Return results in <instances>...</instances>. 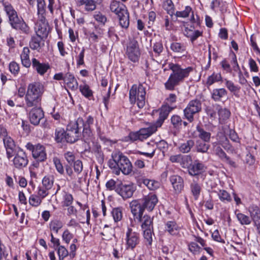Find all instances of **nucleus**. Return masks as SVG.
Instances as JSON below:
<instances>
[{
	"mask_svg": "<svg viewBox=\"0 0 260 260\" xmlns=\"http://www.w3.org/2000/svg\"><path fill=\"white\" fill-rule=\"evenodd\" d=\"M249 212L254 224L260 222V209L257 206H250L249 207Z\"/></svg>",
	"mask_w": 260,
	"mask_h": 260,
	"instance_id": "obj_31",
	"label": "nucleus"
},
{
	"mask_svg": "<svg viewBox=\"0 0 260 260\" xmlns=\"http://www.w3.org/2000/svg\"><path fill=\"white\" fill-rule=\"evenodd\" d=\"M140 222H141V228L142 230L153 229V218L150 216L145 215L142 216V219Z\"/></svg>",
	"mask_w": 260,
	"mask_h": 260,
	"instance_id": "obj_34",
	"label": "nucleus"
},
{
	"mask_svg": "<svg viewBox=\"0 0 260 260\" xmlns=\"http://www.w3.org/2000/svg\"><path fill=\"white\" fill-rule=\"evenodd\" d=\"M217 195L220 200L223 203H229L232 200L230 194L225 190L220 189Z\"/></svg>",
	"mask_w": 260,
	"mask_h": 260,
	"instance_id": "obj_43",
	"label": "nucleus"
},
{
	"mask_svg": "<svg viewBox=\"0 0 260 260\" xmlns=\"http://www.w3.org/2000/svg\"><path fill=\"white\" fill-rule=\"evenodd\" d=\"M168 67L172 72L165 83V87L167 90L170 91L174 90L175 87L183 82L184 80L187 78L189 74L193 71V68L191 67L183 69L180 64L172 62L168 64Z\"/></svg>",
	"mask_w": 260,
	"mask_h": 260,
	"instance_id": "obj_1",
	"label": "nucleus"
},
{
	"mask_svg": "<svg viewBox=\"0 0 260 260\" xmlns=\"http://www.w3.org/2000/svg\"><path fill=\"white\" fill-rule=\"evenodd\" d=\"M222 77L220 74H215L214 73L211 76L208 77L206 82V84L207 86H211L214 83L220 81Z\"/></svg>",
	"mask_w": 260,
	"mask_h": 260,
	"instance_id": "obj_47",
	"label": "nucleus"
},
{
	"mask_svg": "<svg viewBox=\"0 0 260 260\" xmlns=\"http://www.w3.org/2000/svg\"><path fill=\"white\" fill-rule=\"evenodd\" d=\"M175 193L179 194L183 190L184 183L183 179L177 175H172L169 178Z\"/></svg>",
	"mask_w": 260,
	"mask_h": 260,
	"instance_id": "obj_21",
	"label": "nucleus"
},
{
	"mask_svg": "<svg viewBox=\"0 0 260 260\" xmlns=\"http://www.w3.org/2000/svg\"><path fill=\"white\" fill-rule=\"evenodd\" d=\"M125 240L126 249L133 250L140 243V234L132 229L128 228L125 233Z\"/></svg>",
	"mask_w": 260,
	"mask_h": 260,
	"instance_id": "obj_12",
	"label": "nucleus"
},
{
	"mask_svg": "<svg viewBox=\"0 0 260 260\" xmlns=\"http://www.w3.org/2000/svg\"><path fill=\"white\" fill-rule=\"evenodd\" d=\"M59 257V260H63L69 255L68 250L63 246H60L56 249Z\"/></svg>",
	"mask_w": 260,
	"mask_h": 260,
	"instance_id": "obj_56",
	"label": "nucleus"
},
{
	"mask_svg": "<svg viewBox=\"0 0 260 260\" xmlns=\"http://www.w3.org/2000/svg\"><path fill=\"white\" fill-rule=\"evenodd\" d=\"M236 214L238 220L242 225H248L250 224L251 219L249 216L241 213H237L236 212Z\"/></svg>",
	"mask_w": 260,
	"mask_h": 260,
	"instance_id": "obj_50",
	"label": "nucleus"
},
{
	"mask_svg": "<svg viewBox=\"0 0 260 260\" xmlns=\"http://www.w3.org/2000/svg\"><path fill=\"white\" fill-rule=\"evenodd\" d=\"M66 131L62 128H57L54 133V140L56 143H67V136Z\"/></svg>",
	"mask_w": 260,
	"mask_h": 260,
	"instance_id": "obj_29",
	"label": "nucleus"
},
{
	"mask_svg": "<svg viewBox=\"0 0 260 260\" xmlns=\"http://www.w3.org/2000/svg\"><path fill=\"white\" fill-rule=\"evenodd\" d=\"M228 94V91L225 88H215L211 92V98L215 102L221 101Z\"/></svg>",
	"mask_w": 260,
	"mask_h": 260,
	"instance_id": "obj_27",
	"label": "nucleus"
},
{
	"mask_svg": "<svg viewBox=\"0 0 260 260\" xmlns=\"http://www.w3.org/2000/svg\"><path fill=\"white\" fill-rule=\"evenodd\" d=\"M158 201L156 195L153 193H150L140 200L144 210L146 209L148 211H152L153 210Z\"/></svg>",
	"mask_w": 260,
	"mask_h": 260,
	"instance_id": "obj_17",
	"label": "nucleus"
},
{
	"mask_svg": "<svg viewBox=\"0 0 260 260\" xmlns=\"http://www.w3.org/2000/svg\"><path fill=\"white\" fill-rule=\"evenodd\" d=\"M29 49L27 47H25L23 48V50L20 54L21 63L26 68H29L31 66V61L29 59Z\"/></svg>",
	"mask_w": 260,
	"mask_h": 260,
	"instance_id": "obj_28",
	"label": "nucleus"
},
{
	"mask_svg": "<svg viewBox=\"0 0 260 260\" xmlns=\"http://www.w3.org/2000/svg\"><path fill=\"white\" fill-rule=\"evenodd\" d=\"M53 162L55 167L57 171L60 174H64V168L59 158L55 157L53 158Z\"/></svg>",
	"mask_w": 260,
	"mask_h": 260,
	"instance_id": "obj_55",
	"label": "nucleus"
},
{
	"mask_svg": "<svg viewBox=\"0 0 260 260\" xmlns=\"http://www.w3.org/2000/svg\"><path fill=\"white\" fill-rule=\"evenodd\" d=\"M209 148L210 145L205 143V142H198L196 146L197 151L203 153H207Z\"/></svg>",
	"mask_w": 260,
	"mask_h": 260,
	"instance_id": "obj_52",
	"label": "nucleus"
},
{
	"mask_svg": "<svg viewBox=\"0 0 260 260\" xmlns=\"http://www.w3.org/2000/svg\"><path fill=\"white\" fill-rule=\"evenodd\" d=\"M190 190L195 200H198L202 190V185L197 180L193 179L189 185Z\"/></svg>",
	"mask_w": 260,
	"mask_h": 260,
	"instance_id": "obj_26",
	"label": "nucleus"
},
{
	"mask_svg": "<svg viewBox=\"0 0 260 260\" xmlns=\"http://www.w3.org/2000/svg\"><path fill=\"white\" fill-rule=\"evenodd\" d=\"M13 155L12 162L15 169L22 170L27 167L29 162L28 157L22 148L17 146V150Z\"/></svg>",
	"mask_w": 260,
	"mask_h": 260,
	"instance_id": "obj_9",
	"label": "nucleus"
},
{
	"mask_svg": "<svg viewBox=\"0 0 260 260\" xmlns=\"http://www.w3.org/2000/svg\"><path fill=\"white\" fill-rule=\"evenodd\" d=\"M131 212L135 221L140 222L144 211L141 201L133 200L129 204Z\"/></svg>",
	"mask_w": 260,
	"mask_h": 260,
	"instance_id": "obj_15",
	"label": "nucleus"
},
{
	"mask_svg": "<svg viewBox=\"0 0 260 260\" xmlns=\"http://www.w3.org/2000/svg\"><path fill=\"white\" fill-rule=\"evenodd\" d=\"M192 11V9L189 6L185 7V10L181 11H177L175 15L177 17L186 18L188 17L190 13Z\"/></svg>",
	"mask_w": 260,
	"mask_h": 260,
	"instance_id": "obj_58",
	"label": "nucleus"
},
{
	"mask_svg": "<svg viewBox=\"0 0 260 260\" xmlns=\"http://www.w3.org/2000/svg\"><path fill=\"white\" fill-rule=\"evenodd\" d=\"M225 86L231 92L235 93V92L239 91L240 88V87L235 85L232 81L228 80L226 79H225Z\"/></svg>",
	"mask_w": 260,
	"mask_h": 260,
	"instance_id": "obj_60",
	"label": "nucleus"
},
{
	"mask_svg": "<svg viewBox=\"0 0 260 260\" xmlns=\"http://www.w3.org/2000/svg\"><path fill=\"white\" fill-rule=\"evenodd\" d=\"M219 143L225 150L231 151L233 150V148L230 144L228 139L224 135H222L220 137Z\"/></svg>",
	"mask_w": 260,
	"mask_h": 260,
	"instance_id": "obj_44",
	"label": "nucleus"
},
{
	"mask_svg": "<svg viewBox=\"0 0 260 260\" xmlns=\"http://www.w3.org/2000/svg\"><path fill=\"white\" fill-rule=\"evenodd\" d=\"M146 88L142 84L138 86L134 84L129 92V102L134 104L136 102L139 108H143L145 105Z\"/></svg>",
	"mask_w": 260,
	"mask_h": 260,
	"instance_id": "obj_6",
	"label": "nucleus"
},
{
	"mask_svg": "<svg viewBox=\"0 0 260 260\" xmlns=\"http://www.w3.org/2000/svg\"><path fill=\"white\" fill-rule=\"evenodd\" d=\"M215 153L218 156L220 160L233 168H236L237 165L236 162L232 160L231 158L228 156L225 152L222 149L220 146H217L215 148Z\"/></svg>",
	"mask_w": 260,
	"mask_h": 260,
	"instance_id": "obj_23",
	"label": "nucleus"
},
{
	"mask_svg": "<svg viewBox=\"0 0 260 260\" xmlns=\"http://www.w3.org/2000/svg\"><path fill=\"white\" fill-rule=\"evenodd\" d=\"M216 107V109L218 110L219 120H225L230 117L231 112L228 109L222 108L219 105H217Z\"/></svg>",
	"mask_w": 260,
	"mask_h": 260,
	"instance_id": "obj_41",
	"label": "nucleus"
},
{
	"mask_svg": "<svg viewBox=\"0 0 260 260\" xmlns=\"http://www.w3.org/2000/svg\"><path fill=\"white\" fill-rule=\"evenodd\" d=\"M206 170L204 164L199 160H195L188 167L187 171L191 176H198L203 173Z\"/></svg>",
	"mask_w": 260,
	"mask_h": 260,
	"instance_id": "obj_18",
	"label": "nucleus"
},
{
	"mask_svg": "<svg viewBox=\"0 0 260 260\" xmlns=\"http://www.w3.org/2000/svg\"><path fill=\"white\" fill-rule=\"evenodd\" d=\"M194 144V141L189 139L181 143L178 147V149L179 151L182 153H187L190 152Z\"/></svg>",
	"mask_w": 260,
	"mask_h": 260,
	"instance_id": "obj_25",
	"label": "nucleus"
},
{
	"mask_svg": "<svg viewBox=\"0 0 260 260\" xmlns=\"http://www.w3.org/2000/svg\"><path fill=\"white\" fill-rule=\"evenodd\" d=\"M189 32H187L186 36L190 39V41L193 43L199 37L202 36L203 31L199 30H196L193 31L191 30H189Z\"/></svg>",
	"mask_w": 260,
	"mask_h": 260,
	"instance_id": "obj_48",
	"label": "nucleus"
},
{
	"mask_svg": "<svg viewBox=\"0 0 260 260\" xmlns=\"http://www.w3.org/2000/svg\"><path fill=\"white\" fill-rule=\"evenodd\" d=\"M170 49L174 52L183 53L186 51V46L184 43L174 42L171 44Z\"/></svg>",
	"mask_w": 260,
	"mask_h": 260,
	"instance_id": "obj_38",
	"label": "nucleus"
},
{
	"mask_svg": "<svg viewBox=\"0 0 260 260\" xmlns=\"http://www.w3.org/2000/svg\"><path fill=\"white\" fill-rule=\"evenodd\" d=\"M32 107L29 112V120L32 124L38 125L40 121L44 119V113L41 106Z\"/></svg>",
	"mask_w": 260,
	"mask_h": 260,
	"instance_id": "obj_16",
	"label": "nucleus"
},
{
	"mask_svg": "<svg viewBox=\"0 0 260 260\" xmlns=\"http://www.w3.org/2000/svg\"><path fill=\"white\" fill-rule=\"evenodd\" d=\"M63 156L67 161L70 165L76 161L75 156L73 152L67 151L64 153Z\"/></svg>",
	"mask_w": 260,
	"mask_h": 260,
	"instance_id": "obj_63",
	"label": "nucleus"
},
{
	"mask_svg": "<svg viewBox=\"0 0 260 260\" xmlns=\"http://www.w3.org/2000/svg\"><path fill=\"white\" fill-rule=\"evenodd\" d=\"M3 141L6 151L7 158L10 160L13 157V154L16 152L17 147L16 146L14 141L10 137L5 138Z\"/></svg>",
	"mask_w": 260,
	"mask_h": 260,
	"instance_id": "obj_20",
	"label": "nucleus"
},
{
	"mask_svg": "<svg viewBox=\"0 0 260 260\" xmlns=\"http://www.w3.org/2000/svg\"><path fill=\"white\" fill-rule=\"evenodd\" d=\"M119 13L117 15L119 23L122 28L127 29L129 25V15L127 8Z\"/></svg>",
	"mask_w": 260,
	"mask_h": 260,
	"instance_id": "obj_24",
	"label": "nucleus"
},
{
	"mask_svg": "<svg viewBox=\"0 0 260 260\" xmlns=\"http://www.w3.org/2000/svg\"><path fill=\"white\" fill-rule=\"evenodd\" d=\"M42 200V199L38 196L31 194L29 199V203L32 206L38 207L41 204Z\"/></svg>",
	"mask_w": 260,
	"mask_h": 260,
	"instance_id": "obj_54",
	"label": "nucleus"
},
{
	"mask_svg": "<svg viewBox=\"0 0 260 260\" xmlns=\"http://www.w3.org/2000/svg\"><path fill=\"white\" fill-rule=\"evenodd\" d=\"M38 18L44 19L46 17V3L44 0H37Z\"/></svg>",
	"mask_w": 260,
	"mask_h": 260,
	"instance_id": "obj_36",
	"label": "nucleus"
},
{
	"mask_svg": "<svg viewBox=\"0 0 260 260\" xmlns=\"http://www.w3.org/2000/svg\"><path fill=\"white\" fill-rule=\"evenodd\" d=\"M9 70L12 74L16 76L20 71L19 64L15 61L11 62L9 64Z\"/></svg>",
	"mask_w": 260,
	"mask_h": 260,
	"instance_id": "obj_59",
	"label": "nucleus"
},
{
	"mask_svg": "<svg viewBox=\"0 0 260 260\" xmlns=\"http://www.w3.org/2000/svg\"><path fill=\"white\" fill-rule=\"evenodd\" d=\"M170 121L174 129L179 131L181 128L182 119L180 116L176 114L172 115L171 117Z\"/></svg>",
	"mask_w": 260,
	"mask_h": 260,
	"instance_id": "obj_37",
	"label": "nucleus"
},
{
	"mask_svg": "<svg viewBox=\"0 0 260 260\" xmlns=\"http://www.w3.org/2000/svg\"><path fill=\"white\" fill-rule=\"evenodd\" d=\"M74 235L70 231L66 229L62 234V239L67 244H69L70 241L73 238Z\"/></svg>",
	"mask_w": 260,
	"mask_h": 260,
	"instance_id": "obj_62",
	"label": "nucleus"
},
{
	"mask_svg": "<svg viewBox=\"0 0 260 260\" xmlns=\"http://www.w3.org/2000/svg\"><path fill=\"white\" fill-rule=\"evenodd\" d=\"M232 63L233 64V68L235 72H238L239 77L242 76V73L240 70V67L238 64L237 57L236 54L233 53V57L232 61Z\"/></svg>",
	"mask_w": 260,
	"mask_h": 260,
	"instance_id": "obj_61",
	"label": "nucleus"
},
{
	"mask_svg": "<svg viewBox=\"0 0 260 260\" xmlns=\"http://www.w3.org/2000/svg\"><path fill=\"white\" fill-rule=\"evenodd\" d=\"M79 6H84L86 11H92L96 9V4H98L96 0H78Z\"/></svg>",
	"mask_w": 260,
	"mask_h": 260,
	"instance_id": "obj_30",
	"label": "nucleus"
},
{
	"mask_svg": "<svg viewBox=\"0 0 260 260\" xmlns=\"http://www.w3.org/2000/svg\"><path fill=\"white\" fill-rule=\"evenodd\" d=\"M110 8L112 12H114L117 16L120 14L119 12L126 9V6L119 1L113 0L110 4Z\"/></svg>",
	"mask_w": 260,
	"mask_h": 260,
	"instance_id": "obj_32",
	"label": "nucleus"
},
{
	"mask_svg": "<svg viewBox=\"0 0 260 260\" xmlns=\"http://www.w3.org/2000/svg\"><path fill=\"white\" fill-rule=\"evenodd\" d=\"M81 129H82V135L85 142L89 143L92 138L91 126L94 124V118L91 115L85 116L84 119L79 117L76 120Z\"/></svg>",
	"mask_w": 260,
	"mask_h": 260,
	"instance_id": "obj_7",
	"label": "nucleus"
},
{
	"mask_svg": "<svg viewBox=\"0 0 260 260\" xmlns=\"http://www.w3.org/2000/svg\"><path fill=\"white\" fill-rule=\"evenodd\" d=\"M38 18L35 27L36 34L44 37H47L49 31V26L46 17H44V19Z\"/></svg>",
	"mask_w": 260,
	"mask_h": 260,
	"instance_id": "obj_19",
	"label": "nucleus"
},
{
	"mask_svg": "<svg viewBox=\"0 0 260 260\" xmlns=\"http://www.w3.org/2000/svg\"><path fill=\"white\" fill-rule=\"evenodd\" d=\"M171 110L172 108L170 106H162L159 110V117L156 122L147 127L142 128L138 131L141 138V141L150 137L156 132L158 127L161 126Z\"/></svg>",
	"mask_w": 260,
	"mask_h": 260,
	"instance_id": "obj_4",
	"label": "nucleus"
},
{
	"mask_svg": "<svg viewBox=\"0 0 260 260\" xmlns=\"http://www.w3.org/2000/svg\"><path fill=\"white\" fill-rule=\"evenodd\" d=\"M43 37L37 34L36 36H32L29 41L30 48L32 50H39L41 47V43Z\"/></svg>",
	"mask_w": 260,
	"mask_h": 260,
	"instance_id": "obj_33",
	"label": "nucleus"
},
{
	"mask_svg": "<svg viewBox=\"0 0 260 260\" xmlns=\"http://www.w3.org/2000/svg\"><path fill=\"white\" fill-rule=\"evenodd\" d=\"M143 231V236L145 240L149 246L151 245L152 242V234L153 232V229L142 230Z\"/></svg>",
	"mask_w": 260,
	"mask_h": 260,
	"instance_id": "obj_53",
	"label": "nucleus"
},
{
	"mask_svg": "<svg viewBox=\"0 0 260 260\" xmlns=\"http://www.w3.org/2000/svg\"><path fill=\"white\" fill-rule=\"evenodd\" d=\"M54 179L52 176H45L42 181V187L50 190L53 186Z\"/></svg>",
	"mask_w": 260,
	"mask_h": 260,
	"instance_id": "obj_45",
	"label": "nucleus"
},
{
	"mask_svg": "<svg viewBox=\"0 0 260 260\" xmlns=\"http://www.w3.org/2000/svg\"><path fill=\"white\" fill-rule=\"evenodd\" d=\"M4 10L9 17V21L11 27L17 30H20L21 33L29 35L30 28L25 23L22 17L18 16L16 11L10 4H4Z\"/></svg>",
	"mask_w": 260,
	"mask_h": 260,
	"instance_id": "obj_5",
	"label": "nucleus"
},
{
	"mask_svg": "<svg viewBox=\"0 0 260 260\" xmlns=\"http://www.w3.org/2000/svg\"><path fill=\"white\" fill-rule=\"evenodd\" d=\"M44 91V86L40 82L29 84L24 98L26 106L28 108L41 106Z\"/></svg>",
	"mask_w": 260,
	"mask_h": 260,
	"instance_id": "obj_2",
	"label": "nucleus"
},
{
	"mask_svg": "<svg viewBox=\"0 0 260 260\" xmlns=\"http://www.w3.org/2000/svg\"><path fill=\"white\" fill-rule=\"evenodd\" d=\"M225 3L220 0H213L211 3L210 7L213 10H214L216 8H219L220 10L223 12L225 11V9L224 8Z\"/></svg>",
	"mask_w": 260,
	"mask_h": 260,
	"instance_id": "obj_49",
	"label": "nucleus"
},
{
	"mask_svg": "<svg viewBox=\"0 0 260 260\" xmlns=\"http://www.w3.org/2000/svg\"><path fill=\"white\" fill-rule=\"evenodd\" d=\"M73 164L74 170L77 174H79L83 170V164L82 162L79 160H76Z\"/></svg>",
	"mask_w": 260,
	"mask_h": 260,
	"instance_id": "obj_64",
	"label": "nucleus"
},
{
	"mask_svg": "<svg viewBox=\"0 0 260 260\" xmlns=\"http://www.w3.org/2000/svg\"><path fill=\"white\" fill-rule=\"evenodd\" d=\"M63 226L62 222L59 219H54L50 221L49 223V229L50 231H54L57 234L59 230Z\"/></svg>",
	"mask_w": 260,
	"mask_h": 260,
	"instance_id": "obj_42",
	"label": "nucleus"
},
{
	"mask_svg": "<svg viewBox=\"0 0 260 260\" xmlns=\"http://www.w3.org/2000/svg\"><path fill=\"white\" fill-rule=\"evenodd\" d=\"M111 214L115 222L120 221L123 217V208L121 207L114 208Z\"/></svg>",
	"mask_w": 260,
	"mask_h": 260,
	"instance_id": "obj_40",
	"label": "nucleus"
},
{
	"mask_svg": "<svg viewBox=\"0 0 260 260\" xmlns=\"http://www.w3.org/2000/svg\"><path fill=\"white\" fill-rule=\"evenodd\" d=\"M202 102L198 99L190 100L183 109V117L188 122L191 123L194 120V116L201 112Z\"/></svg>",
	"mask_w": 260,
	"mask_h": 260,
	"instance_id": "obj_8",
	"label": "nucleus"
},
{
	"mask_svg": "<svg viewBox=\"0 0 260 260\" xmlns=\"http://www.w3.org/2000/svg\"><path fill=\"white\" fill-rule=\"evenodd\" d=\"M136 189V187L133 183L128 184L120 183L117 185L115 191L124 200H125L131 198Z\"/></svg>",
	"mask_w": 260,
	"mask_h": 260,
	"instance_id": "obj_13",
	"label": "nucleus"
},
{
	"mask_svg": "<svg viewBox=\"0 0 260 260\" xmlns=\"http://www.w3.org/2000/svg\"><path fill=\"white\" fill-rule=\"evenodd\" d=\"M192 157L190 155H183L182 154L180 165L183 168H187L192 164Z\"/></svg>",
	"mask_w": 260,
	"mask_h": 260,
	"instance_id": "obj_57",
	"label": "nucleus"
},
{
	"mask_svg": "<svg viewBox=\"0 0 260 260\" xmlns=\"http://www.w3.org/2000/svg\"><path fill=\"white\" fill-rule=\"evenodd\" d=\"M178 229V225L174 221H169L166 223V230L172 235L177 234Z\"/></svg>",
	"mask_w": 260,
	"mask_h": 260,
	"instance_id": "obj_39",
	"label": "nucleus"
},
{
	"mask_svg": "<svg viewBox=\"0 0 260 260\" xmlns=\"http://www.w3.org/2000/svg\"><path fill=\"white\" fill-rule=\"evenodd\" d=\"M27 150L31 151L32 157L37 161H45L47 159V153L45 147L41 144L33 145L28 142L25 146Z\"/></svg>",
	"mask_w": 260,
	"mask_h": 260,
	"instance_id": "obj_10",
	"label": "nucleus"
},
{
	"mask_svg": "<svg viewBox=\"0 0 260 260\" xmlns=\"http://www.w3.org/2000/svg\"><path fill=\"white\" fill-rule=\"evenodd\" d=\"M79 89L82 94L86 98H89L93 95L92 90L87 84L79 86Z\"/></svg>",
	"mask_w": 260,
	"mask_h": 260,
	"instance_id": "obj_51",
	"label": "nucleus"
},
{
	"mask_svg": "<svg viewBox=\"0 0 260 260\" xmlns=\"http://www.w3.org/2000/svg\"><path fill=\"white\" fill-rule=\"evenodd\" d=\"M126 54L129 60L134 62H137L140 55L138 42L132 39L127 43Z\"/></svg>",
	"mask_w": 260,
	"mask_h": 260,
	"instance_id": "obj_14",
	"label": "nucleus"
},
{
	"mask_svg": "<svg viewBox=\"0 0 260 260\" xmlns=\"http://www.w3.org/2000/svg\"><path fill=\"white\" fill-rule=\"evenodd\" d=\"M31 64L33 69L41 76H43L50 69L48 63H41L36 58L32 59Z\"/></svg>",
	"mask_w": 260,
	"mask_h": 260,
	"instance_id": "obj_22",
	"label": "nucleus"
},
{
	"mask_svg": "<svg viewBox=\"0 0 260 260\" xmlns=\"http://www.w3.org/2000/svg\"><path fill=\"white\" fill-rule=\"evenodd\" d=\"M66 131L68 143H74L79 140L81 137V128L76 121L69 122L67 126Z\"/></svg>",
	"mask_w": 260,
	"mask_h": 260,
	"instance_id": "obj_11",
	"label": "nucleus"
},
{
	"mask_svg": "<svg viewBox=\"0 0 260 260\" xmlns=\"http://www.w3.org/2000/svg\"><path fill=\"white\" fill-rule=\"evenodd\" d=\"M112 158L108 161L109 167L116 171H120L124 175H129L133 171V165L128 158L122 152H114L112 154Z\"/></svg>",
	"mask_w": 260,
	"mask_h": 260,
	"instance_id": "obj_3",
	"label": "nucleus"
},
{
	"mask_svg": "<svg viewBox=\"0 0 260 260\" xmlns=\"http://www.w3.org/2000/svg\"><path fill=\"white\" fill-rule=\"evenodd\" d=\"M197 131L198 133V137L203 142H209L211 139V133L206 132L203 128L198 125L196 127Z\"/></svg>",
	"mask_w": 260,
	"mask_h": 260,
	"instance_id": "obj_35",
	"label": "nucleus"
},
{
	"mask_svg": "<svg viewBox=\"0 0 260 260\" xmlns=\"http://www.w3.org/2000/svg\"><path fill=\"white\" fill-rule=\"evenodd\" d=\"M74 198L73 196L66 191L64 192L63 195L62 207H68L71 205L73 202Z\"/></svg>",
	"mask_w": 260,
	"mask_h": 260,
	"instance_id": "obj_46",
	"label": "nucleus"
}]
</instances>
